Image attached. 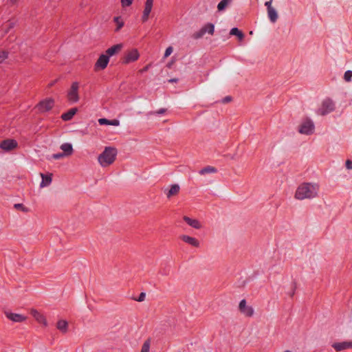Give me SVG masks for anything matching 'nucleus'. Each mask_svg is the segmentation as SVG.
I'll return each mask as SVG.
<instances>
[{"mask_svg":"<svg viewBox=\"0 0 352 352\" xmlns=\"http://www.w3.org/2000/svg\"><path fill=\"white\" fill-rule=\"evenodd\" d=\"M283 352H291V351H289V350H286V351H283Z\"/></svg>","mask_w":352,"mask_h":352,"instance_id":"47","label":"nucleus"},{"mask_svg":"<svg viewBox=\"0 0 352 352\" xmlns=\"http://www.w3.org/2000/svg\"><path fill=\"white\" fill-rule=\"evenodd\" d=\"M8 2L11 6H14L17 3L18 0H9Z\"/></svg>","mask_w":352,"mask_h":352,"instance_id":"43","label":"nucleus"},{"mask_svg":"<svg viewBox=\"0 0 352 352\" xmlns=\"http://www.w3.org/2000/svg\"><path fill=\"white\" fill-rule=\"evenodd\" d=\"M65 154L63 153H56V154H53L52 155V157L54 159V160H59L60 158H63V157H65Z\"/></svg>","mask_w":352,"mask_h":352,"instance_id":"37","label":"nucleus"},{"mask_svg":"<svg viewBox=\"0 0 352 352\" xmlns=\"http://www.w3.org/2000/svg\"><path fill=\"white\" fill-rule=\"evenodd\" d=\"M109 61V56L106 54L100 55L95 64V70L104 69L107 66Z\"/></svg>","mask_w":352,"mask_h":352,"instance_id":"9","label":"nucleus"},{"mask_svg":"<svg viewBox=\"0 0 352 352\" xmlns=\"http://www.w3.org/2000/svg\"><path fill=\"white\" fill-rule=\"evenodd\" d=\"M149 66H150L149 65H146L145 67H144L143 69H142L140 72L141 73H143V72H146V71L148 69Z\"/></svg>","mask_w":352,"mask_h":352,"instance_id":"44","label":"nucleus"},{"mask_svg":"<svg viewBox=\"0 0 352 352\" xmlns=\"http://www.w3.org/2000/svg\"><path fill=\"white\" fill-rule=\"evenodd\" d=\"M334 109L335 105L331 99L327 98L322 101L317 112L321 116H324L332 112Z\"/></svg>","mask_w":352,"mask_h":352,"instance_id":"3","label":"nucleus"},{"mask_svg":"<svg viewBox=\"0 0 352 352\" xmlns=\"http://www.w3.org/2000/svg\"><path fill=\"white\" fill-rule=\"evenodd\" d=\"M77 111H78L77 108L70 109L67 112L63 113L61 116V118L65 121L70 120L74 117V116L76 113Z\"/></svg>","mask_w":352,"mask_h":352,"instance_id":"21","label":"nucleus"},{"mask_svg":"<svg viewBox=\"0 0 352 352\" xmlns=\"http://www.w3.org/2000/svg\"><path fill=\"white\" fill-rule=\"evenodd\" d=\"M17 142L12 139H7L0 143V148L5 151H10L17 147Z\"/></svg>","mask_w":352,"mask_h":352,"instance_id":"6","label":"nucleus"},{"mask_svg":"<svg viewBox=\"0 0 352 352\" xmlns=\"http://www.w3.org/2000/svg\"><path fill=\"white\" fill-rule=\"evenodd\" d=\"M267 11V16L272 23H275L278 17V12L274 8H270Z\"/></svg>","mask_w":352,"mask_h":352,"instance_id":"20","label":"nucleus"},{"mask_svg":"<svg viewBox=\"0 0 352 352\" xmlns=\"http://www.w3.org/2000/svg\"><path fill=\"white\" fill-rule=\"evenodd\" d=\"M230 34L232 36H236L240 41H242L245 37L244 34L237 28H233L231 29Z\"/></svg>","mask_w":352,"mask_h":352,"instance_id":"24","label":"nucleus"},{"mask_svg":"<svg viewBox=\"0 0 352 352\" xmlns=\"http://www.w3.org/2000/svg\"><path fill=\"white\" fill-rule=\"evenodd\" d=\"M98 123L100 125H110V120H107L106 118H100L98 119Z\"/></svg>","mask_w":352,"mask_h":352,"instance_id":"33","label":"nucleus"},{"mask_svg":"<svg viewBox=\"0 0 352 352\" xmlns=\"http://www.w3.org/2000/svg\"><path fill=\"white\" fill-rule=\"evenodd\" d=\"M232 0H221L217 5L218 11H223L227 6L231 3Z\"/></svg>","mask_w":352,"mask_h":352,"instance_id":"27","label":"nucleus"},{"mask_svg":"<svg viewBox=\"0 0 352 352\" xmlns=\"http://www.w3.org/2000/svg\"><path fill=\"white\" fill-rule=\"evenodd\" d=\"M226 101H228V100H230V98H226Z\"/></svg>","mask_w":352,"mask_h":352,"instance_id":"46","label":"nucleus"},{"mask_svg":"<svg viewBox=\"0 0 352 352\" xmlns=\"http://www.w3.org/2000/svg\"><path fill=\"white\" fill-rule=\"evenodd\" d=\"M113 20L117 25L116 32H118L124 26V22L121 20L120 16H116Z\"/></svg>","mask_w":352,"mask_h":352,"instance_id":"28","label":"nucleus"},{"mask_svg":"<svg viewBox=\"0 0 352 352\" xmlns=\"http://www.w3.org/2000/svg\"><path fill=\"white\" fill-rule=\"evenodd\" d=\"M173 51V48L171 46L167 47L165 51L164 58H166L168 56H169L172 54Z\"/></svg>","mask_w":352,"mask_h":352,"instance_id":"34","label":"nucleus"},{"mask_svg":"<svg viewBox=\"0 0 352 352\" xmlns=\"http://www.w3.org/2000/svg\"><path fill=\"white\" fill-rule=\"evenodd\" d=\"M32 316L35 318V320L38 322L39 323H41L46 326L47 324L45 318L40 314L38 311L35 309H32L31 311Z\"/></svg>","mask_w":352,"mask_h":352,"instance_id":"17","label":"nucleus"},{"mask_svg":"<svg viewBox=\"0 0 352 352\" xmlns=\"http://www.w3.org/2000/svg\"><path fill=\"white\" fill-rule=\"evenodd\" d=\"M166 112V109H160L159 110H157L155 113H157V114H162V113H164Z\"/></svg>","mask_w":352,"mask_h":352,"instance_id":"42","label":"nucleus"},{"mask_svg":"<svg viewBox=\"0 0 352 352\" xmlns=\"http://www.w3.org/2000/svg\"><path fill=\"white\" fill-rule=\"evenodd\" d=\"M117 150L113 147H105L103 152L99 155L98 161L102 167L111 165L116 160Z\"/></svg>","mask_w":352,"mask_h":352,"instance_id":"2","label":"nucleus"},{"mask_svg":"<svg viewBox=\"0 0 352 352\" xmlns=\"http://www.w3.org/2000/svg\"><path fill=\"white\" fill-rule=\"evenodd\" d=\"M294 290H295V287L294 288V289L292 292H290L289 296L291 297H292L294 295Z\"/></svg>","mask_w":352,"mask_h":352,"instance_id":"45","label":"nucleus"},{"mask_svg":"<svg viewBox=\"0 0 352 352\" xmlns=\"http://www.w3.org/2000/svg\"><path fill=\"white\" fill-rule=\"evenodd\" d=\"M123 7L129 6L132 4L133 0H120Z\"/></svg>","mask_w":352,"mask_h":352,"instance_id":"36","label":"nucleus"},{"mask_svg":"<svg viewBox=\"0 0 352 352\" xmlns=\"http://www.w3.org/2000/svg\"><path fill=\"white\" fill-rule=\"evenodd\" d=\"M54 101L52 98L45 99L37 105L38 111L41 112H45L50 111L54 106Z\"/></svg>","mask_w":352,"mask_h":352,"instance_id":"8","label":"nucleus"},{"mask_svg":"<svg viewBox=\"0 0 352 352\" xmlns=\"http://www.w3.org/2000/svg\"><path fill=\"white\" fill-rule=\"evenodd\" d=\"M183 219L188 225L195 229H200L202 227L201 223L197 219H191L187 216H184Z\"/></svg>","mask_w":352,"mask_h":352,"instance_id":"15","label":"nucleus"},{"mask_svg":"<svg viewBox=\"0 0 352 352\" xmlns=\"http://www.w3.org/2000/svg\"><path fill=\"white\" fill-rule=\"evenodd\" d=\"M217 172L216 168L210 166H208L199 170L200 175H206L208 173H215Z\"/></svg>","mask_w":352,"mask_h":352,"instance_id":"25","label":"nucleus"},{"mask_svg":"<svg viewBox=\"0 0 352 352\" xmlns=\"http://www.w3.org/2000/svg\"><path fill=\"white\" fill-rule=\"evenodd\" d=\"M320 185L316 182H302L296 188L294 197L297 200L313 199L318 197Z\"/></svg>","mask_w":352,"mask_h":352,"instance_id":"1","label":"nucleus"},{"mask_svg":"<svg viewBox=\"0 0 352 352\" xmlns=\"http://www.w3.org/2000/svg\"><path fill=\"white\" fill-rule=\"evenodd\" d=\"M239 310L245 316L250 317L254 314V309L252 307L246 305L245 300H242L239 305Z\"/></svg>","mask_w":352,"mask_h":352,"instance_id":"10","label":"nucleus"},{"mask_svg":"<svg viewBox=\"0 0 352 352\" xmlns=\"http://www.w3.org/2000/svg\"><path fill=\"white\" fill-rule=\"evenodd\" d=\"M8 56V52L6 51H0V63H3Z\"/></svg>","mask_w":352,"mask_h":352,"instance_id":"32","label":"nucleus"},{"mask_svg":"<svg viewBox=\"0 0 352 352\" xmlns=\"http://www.w3.org/2000/svg\"><path fill=\"white\" fill-rule=\"evenodd\" d=\"M41 177L42 178V182L40 184L41 188H45L50 185L52 183V174L45 175L41 173Z\"/></svg>","mask_w":352,"mask_h":352,"instance_id":"18","label":"nucleus"},{"mask_svg":"<svg viewBox=\"0 0 352 352\" xmlns=\"http://www.w3.org/2000/svg\"><path fill=\"white\" fill-rule=\"evenodd\" d=\"M179 186L178 184H173L171 186L170 190L166 193L167 197L170 198L172 196L176 195L179 191Z\"/></svg>","mask_w":352,"mask_h":352,"instance_id":"23","label":"nucleus"},{"mask_svg":"<svg viewBox=\"0 0 352 352\" xmlns=\"http://www.w3.org/2000/svg\"><path fill=\"white\" fill-rule=\"evenodd\" d=\"M201 30H204V34L208 33L209 34L212 35L214 32V26L212 23H207L201 28Z\"/></svg>","mask_w":352,"mask_h":352,"instance_id":"26","label":"nucleus"},{"mask_svg":"<svg viewBox=\"0 0 352 352\" xmlns=\"http://www.w3.org/2000/svg\"><path fill=\"white\" fill-rule=\"evenodd\" d=\"M14 207L17 210H21L24 212H27L28 209L22 204H16Z\"/></svg>","mask_w":352,"mask_h":352,"instance_id":"35","label":"nucleus"},{"mask_svg":"<svg viewBox=\"0 0 352 352\" xmlns=\"http://www.w3.org/2000/svg\"><path fill=\"white\" fill-rule=\"evenodd\" d=\"M122 47H123V45L121 43L109 47V49H107L106 50L105 54L109 56V58L110 56H112L115 55L116 54L118 53L122 50Z\"/></svg>","mask_w":352,"mask_h":352,"instance_id":"16","label":"nucleus"},{"mask_svg":"<svg viewBox=\"0 0 352 352\" xmlns=\"http://www.w3.org/2000/svg\"><path fill=\"white\" fill-rule=\"evenodd\" d=\"M140 56L139 52L136 49L129 51L125 56L123 60L124 64H128L131 62L135 61Z\"/></svg>","mask_w":352,"mask_h":352,"instance_id":"11","label":"nucleus"},{"mask_svg":"<svg viewBox=\"0 0 352 352\" xmlns=\"http://www.w3.org/2000/svg\"><path fill=\"white\" fill-rule=\"evenodd\" d=\"M149 349H150V340H147L144 342L140 352H149Z\"/></svg>","mask_w":352,"mask_h":352,"instance_id":"30","label":"nucleus"},{"mask_svg":"<svg viewBox=\"0 0 352 352\" xmlns=\"http://www.w3.org/2000/svg\"><path fill=\"white\" fill-rule=\"evenodd\" d=\"M204 34H204V30H202L201 28L199 31L195 32L192 36L195 39H199V38H201Z\"/></svg>","mask_w":352,"mask_h":352,"instance_id":"31","label":"nucleus"},{"mask_svg":"<svg viewBox=\"0 0 352 352\" xmlns=\"http://www.w3.org/2000/svg\"><path fill=\"white\" fill-rule=\"evenodd\" d=\"M332 346L337 351H341L347 349L352 348V341H346L342 342L334 343Z\"/></svg>","mask_w":352,"mask_h":352,"instance_id":"14","label":"nucleus"},{"mask_svg":"<svg viewBox=\"0 0 352 352\" xmlns=\"http://www.w3.org/2000/svg\"><path fill=\"white\" fill-rule=\"evenodd\" d=\"M56 327L62 333H65L68 330V323L66 320H60L57 322Z\"/></svg>","mask_w":352,"mask_h":352,"instance_id":"22","label":"nucleus"},{"mask_svg":"<svg viewBox=\"0 0 352 352\" xmlns=\"http://www.w3.org/2000/svg\"><path fill=\"white\" fill-rule=\"evenodd\" d=\"M272 1H273V0H269L268 1H270L271 3H272Z\"/></svg>","mask_w":352,"mask_h":352,"instance_id":"48","label":"nucleus"},{"mask_svg":"<svg viewBox=\"0 0 352 352\" xmlns=\"http://www.w3.org/2000/svg\"><path fill=\"white\" fill-rule=\"evenodd\" d=\"M60 149L63 151V153H64L65 156H69L74 152L73 146L70 143H64L61 144Z\"/></svg>","mask_w":352,"mask_h":352,"instance_id":"19","label":"nucleus"},{"mask_svg":"<svg viewBox=\"0 0 352 352\" xmlns=\"http://www.w3.org/2000/svg\"><path fill=\"white\" fill-rule=\"evenodd\" d=\"M180 239L185 243L192 245L194 248H199L200 247V242L199 241L192 236L183 234L180 236Z\"/></svg>","mask_w":352,"mask_h":352,"instance_id":"12","label":"nucleus"},{"mask_svg":"<svg viewBox=\"0 0 352 352\" xmlns=\"http://www.w3.org/2000/svg\"><path fill=\"white\" fill-rule=\"evenodd\" d=\"M78 89L79 83L78 82H74L67 95V99L70 102L76 103L79 100Z\"/></svg>","mask_w":352,"mask_h":352,"instance_id":"4","label":"nucleus"},{"mask_svg":"<svg viewBox=\"0 0 352 352\" xmlns=\"http://www.w3.org/2000/svg\"><path fill=\"white\" fill-rule=\"evenodd\" d=\"M345 165H346V168L347 169H352V161L348 160L346 161V163H345Z\"/></svg>","mask_w":352,"mask_h":352,"instance_id":"40","label":"nucleus"},{"mask_svg":"<svg viewBox=\"0 0 352 352\" xmlns=\"http://www.w3.org/2000/svg\"><path fill=\"white\" fill-rule=\"evenodd\" d=\"M6 317L15 322H21L26 320V317L19 314H14L9 311H5Z\"/></svg>","mask_w":352,"mask_h":352,"instance_id":"13","label":"nucleus"},{"mask_svg":"<svg viewBox=\"0 0 352 352\" xmlns=\"http://www.w3.org/2000/svg\"><path fill=\"white\" fill-rule=\"evenodd\" d=\"M298 131L301 134L311 135L314 131V124L310 119H305L302 122L298 128Z\"/></svg>","mask_w":352,"mask_h":352,"instance_id":"5","label":"nucleus"},{"mask_svg":"<svg viewBox=\"0 0 352 352\" xmlns=\"http://www.w3.org/2000/svg\"><path fill=\"white\" fill-rule=\"evenodd\" d=\"M343 78L345 82H350L352 78V71L347 70L346 72H345L344 74Z\"/></svg>","mask_w":352,"mask_h":352,"instance_id":"29","label":"nucleus"},{"mask_svg":"<svg viewBox=\"0 0 352 352\" xmlns=\"http://www.w3.org/2000/svg\"><path fill=\"white\" fill-rule=\"evenodd\" d=\"M145 297H146V294H145L144 292H142V293L140 294V296H139L138 298H137V299H135V300H136L137 301H138V302H142V301H144V300Z\"/></svg>","mask_w":352,"mask_h":352,"instance_id":"38","label":"nucleus"},{"mask_svg":"<svg viewBox=\"0 0 352 352\" xmlns=\"http://www.w3.org/2000/svg\"><path fill=\"white\" fill-rule=\"evenodd\" d=\"M154 0H146L144 8L142 15V22H146L149 18V15L152 11Z\"/></svg>","mask_w":352,"mask_h":352,"instance_id":"7","label":"nucleus"},{"mask_svg":"<svg viewBox=\"0 0 352 352\" xmlns=\"http://www.w3.org/2000/svg\"><path fill=\"white\" fill-rule=\"evenodd\" d=\"M120 124V121L118 120L114 119L110 120V125L113 126H118Z\"/></svg>","mask_w":352,"mask_h":352,"instance_id":"39","label":"nucleus"},{"mask_svg":"<svg viewBox=\"0 0 352 352\" xmlns=\"http://www.w3.org/2000/svg\"><path fill=\"white\" fill-rule=\"evenodd\" d=\"M265 6L267 7V10H268L270 9V8H273L272 6V3L268 1L265 3Z\"/></svg>","mask_w":352,"mask_h":352,"instance_id":"41","label":"nucleus"}]
</instances>
